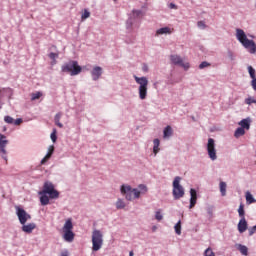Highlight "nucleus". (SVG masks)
I'll return each mask as SVG.
<instances>
[{
    "instance_id": "nucleus-40",
    "label": "nucleus",
    "mask_w": 256,
    "mask_h": 256,
    "mask_svg": "<svg viewBox=\"0 0 256 256\" xmlns=\"http://www.w3.org/2000/svg\"><path fill=\"white\" fill-rule=\"evenodd\" d=\"M155 219L157 221H163V214H161V211H156L155 213Z\"/></svg>"
},
{
    "instance_id": "nucleus-21",
    "label": "nucleus",
    "mask_w": 256,
    "mask_h": 256,
    "mask_svg": "<svg viewBox=\"0 0 256 256\" xmlns=\"http://www.w3.org/2000/svg\"><path fill=\"white\" fill-rule=\"evenodd\" d=\"M61 117H62L61 112L57 113L54 117V122H55V125H57V127H59L60 129H63V123H61Z\"/></svg>"
},
{
    "instance_id": "nucleus-23",
    "label": "nucleus",
    "mask_w": 256,
    "mask_h": 256,
    "mask_svg": "<svg viewBox=\"0 0 256 256\" xmlns=\"http://www.w3.org/2000/svg\"><path fill=\"white\" fill-rule=\"evenodd\" d=\"M246 203L248 205L256 203L255 197H253V194H251V192H249V191L246 192Z\"/></svg>"
},
{
    "instance_id": "nucleus-8",
    "label": "nucleus",
    "mask_w": 256,
    "mask_h": 256,
    "mask_svg": "<svg viewBox=\"0 0 256 256\" xmlns=\"http://www.w3.org/2000/svg\"><path fill=\"white\" fill-rule=\"evenodd\" d=\"M103 247V232L94 229L92 232V250L99 251Z\"/></svg>"
},
{
    "instance_id": "nucleus-36",
    "label": "nucleus",
    "mask_w": 256,
    "mask_h": 256,
    "mask_svg": "<svg viewBox=\"0 0 256 256\" xmlns=\"http://www.w3.org/2000/svg\"><path fill=\"white\" fill-rule=\"evenodd\" d=\"M42 95H43V93H41V92L32 93L31 101H37V99H39Z\"/></svg>"
},
{
    "instance_id": "nucleus-16",
    "label": "nucleus",
    "mask_w": 256,
    "mask_h": 256,
    "mask_svg": "<svg viewBox=\"0 0 256 256\" xmlns=\"http://www.w3.org/2000/svg\"><path fill=\"white\" fill-rule=\"evenodd\" d=\"M171 137H173V128L168 125L163 129V139H171Z\"/></svg>"
},
{
    "instance_id": "nucleus-38",
    "label": "nucleus",
    "mask_w": 256,
    "mask_h": 256,
    "mask_svg": "<svg viewBox=\"0 0 256 256\" xmlns=\"http://www.w3.org/2000/svg\"><path fill=\"white\" fill-rule=\"evenodd\" d=\"M4 121H5V123H8V125H13L15 119H13V117H11V116H5Z\"/></svg>"
},
{
    "instance_id": "nucleus-37",
    "label": "nucleus",
    "mask_w": 256,
    "mask_h": 256,
    "mask_svg": "<svg viewBox=\"0 0 256 256\" xmlns=\"http://www.w3.org/2000/svg\"><path fill=\"white\" fill-rule=\"evenodd\" d=\"M246 105H253V103L256 105V100L253 97H248L245 99Z\"/></svg>"
},
{
    "instance_id": "nucleus-31",
    "label": "nucleus",
    "mask_w": 256,
    "mask_h": 256,
    "mask_svg": "<svg viewBox=\"0 0 256 256\" xmlns=\"http://www.w3.org/2000/svg\"><path fill=\"white\" fill-rule=\"evenodd\" d=\"M238 215L241 219H245V208H244L243 204H240V206L238 208Z\"/></svg>"
},
{
    "instance_id": "nucleus-42",
    "label": "nucleus",
    "mask_w": 256,
    "mask_h": 256,
    "mask_svg": "<svg viewBox=\"0 0 256 256\" xmlns=\"http://www.w3.org/2000/svg\"><path fill=\"white\" fill-rule=\"evenodd\" d=\"M209 65H211L209 62L204 61L199 65V69H205V67H209Z\"/></svg>"
},
{
    "instance_id": "nucleus-55",
    "label": "nucleus",
    "mask_w": 256,
    "mask_h": 256,
    "mask_svg": "<svg viewBox=\"0 0 256 256\" xmlns=\"http://www.w3.org/2000/svg\"><path fill=\"white\" fill-rule=\"evenodd\" d=\"M152 231H157V226H153Z\"/></svg>"
},
{
    "instance_id": "nucleus-25",
    "label": "nucleus",
    "mask_w": 256,
    "mask_h": 256,
    "mask_svg": "<svg viewBox=\"0 0 256 256\" xmlns=\"http://www.w3.org/2000/svg\"><path fill=\"white\" fill-rule=\"evenodd\" d=\"M136 21L139 19V17H143V10H132V13L130 14Z\"/></svg>"
},
{
    "instance_id": "nucleus-30",
    "label": "nucleus",
    "mask_w": 256,
    "mask_h": 256,
    "mask_svg": "<svg viewBox=\"0 0 256 256\" xmlns=\"http://www.w3.org/2000/svg\"><path fill=\"white\" fill-rule=\"evenodd\" d=\"M49 59L52 60V65H55L57 63V58L59 57V53L51 52L48 55Z\"/></svg>"
},
{
    "instance_id": "nucleus-18",
    "label": "nucleus",
    "mask_w": 256,
    "mask_h": 256,
    "mask_svg": "<svg viewBox=\"0 0 256 256\" xmlns=\"http://www.w3.org/2000/svg\"><path fill=\"white\" fill-rule=\"evenodd\" d=\"M160 145H161V141L159 140V138H155L153 140V154H154V157H157V154L159 153V151H161V148H159Z\"/></svg>"
},
{
    "instance_id": "nucleus-28",
    "label": "nucleus",
    "mask_w": 256,
    "mask_h": 256,
    "mask_svg": "<svg viewBox=\"0 0 256 256\" xmlns=\"http://www.w3.org/2000/svg\"><path fill=\"white\" fill-rule=\"evenodd\" d=\"M7 143H9L7 136L0 134V147H7Z\"/></svg>"
},
{
    "instance_id": "nucleus-15",
    "label": "nucleus",
    "mask_w": 256,
    "mask_h": 256,
    "mask_svg": "<svg viewBox=\"0 0 256 256\" xmlns=\"http://www.w3.org/2000/svg\"><path fill=\"white\" fill-rule=\"evenodd\" d=\"M247 227V220L245 218H241L240 221L238 222L239 233H245V231H247Z\"/></svg>"
},
{
    "instance_id": "nucleus-49",
    "label": "nucleus",
    "mask_w": 256,
    "mask_h": 256,
    "mask_svg": "<svg viewBox=\"0 0 256 256\" xmlns=\"http://www.w3.org/2000/svg\"><path fill=\"white\" fill-rule=\"evenodd\" d=\"M168 7L169 9H177V5L175 3H170Z\"/></svg>"
},
{
    "instance_id": "nucleus-12",
    "label": "nucleus",
    "mask_w": 256,
    "mask_h": 256,
    "mask_svg": "<svg viewBox=\"0 0 256 256\" xmlns=\"http://www.w3.org/2000/svg\"><path fill=\"white\" fill-rule=\"evenodd\" d=\"M90 75L92 77V81H99V79H101V75H103V68L101 66H94L90 71Z\"/></svg>"
},
{
    "instance_id": "nucleus-2",
    "label": "nucleus",
    "mask_w": 256,
    "mask_h": 256,
    "mask_svg": "<svg viewBox=\"0 0 256 256\" xmlns=\"http://www.w3.org/2000/svg\"><path fill=\"white\" fill-rule=\"evenodd\" d=\"M236 39L237 41H239V43H241L244 49L248 50V53H250L251 55H255L256 53L255 41L249 40V38H247V34H245V31L243 29L241 28L236 29Z\"/></svg>"
},
{
    "instance_id": "nucleus-26",
    "label": "nucleus",
    "mask_w": 256,
    "mask_h": 256,
    "mask_svg": "<svg viewBox=\"0 0 256 256\" xmlns=\"http://www.w3.org/2000/svg\"><path fill=\"white\" fill-rule=\"evenodd\" d=\"M138 193H139V197H141V194L145 195V193H147L148 189H147V185L145 184H139L138 185Z\"/></svg>"
},
{
    "instance_id": "nucleus-9",
    "label": "nucleus",
    "mask_w": 256,
    "mask_h": 256,
    "mask_svg": "<svg viewBox=\"0 0 256 256\" xmlns=\"http://www.w3.org/2000/svg\"><path fill=\"white\" fill-rule=\"evenodd\" d=\"M206 149L209 159H211V161H217V149H215V139H208Z\"/></svg>"
},
{
    "instance_id": "nucleus-22",
    "label": "nucleus",
    "mask_w": 256,
    "mask_h": 256,
    "mask_svg": "<svg viewBox=\"0 0 256 256\" xmlns=\"http://www.w3.org/2000/svg\"><path fill=\"white\" fill-rule=\"evenodd\" d=\"M243 135H245V128L240 126L235 130L234 137L239 139V137H243Z\"/></svg>"
},
{
    "instance_id": "nucleus-11",
    "label": "nucleus",
    "mask_w": 256,
    "mask_h": 256,
    "mask_svg": "<svg viewBox=\"0 0 256 256\" xmlns=\"http://www.w3.org/2000/svg\"><path fill=\"white\" fill-rule=\"evenodd\" d=\"M170 61L173 63V65H179V67H183L185 71L189 70L191 67L189 62H183V58L179 55H171Z\"/></svg>"
},
{
    "instance_id": "nucleus-5",
    "label": "nucleus",
    "mask_w": 256,
    "mask_h": 256,
    "mask_svg": "<svg viewBox=\"0 0 256 256\" xmlns=\"http://www.w3.org/2000/svg\"><path fill=\"white\" fill-rule=\"evenodd\" d=\"M63 239L66 243H73L75 241V233L73 232V221L71 218L67 219L62 228Z\"/></svg>"
},
{
    "instance_id": "nucleus-17",
    "label": "nucleus",
    "mask_w": 256,
    "mask_h": 256,
    "mask_svg": "<svg viewBox=\"0 0 256 256\" xmlns=\"http://www.w3.org/2000/svg\"><path fill=\"white\" fill-rule=\"evenodd\" d=\"M35 227H37L35 223L22 224V231L24 233H33Z\"/></svg>"
},
{
    "instance_id": "nucleus-46",
    "label": "nucleus",
    "mask_w": 256,
    "mask_h": 256,
    "mask_svg": "<svg viewBox=\"0 0 256 256\" xmlns=\"http://www.w3.org/2000/svg\"><path fill=\"white\" fill-rule=\"evenodd\" d=\"M21 123H23V119L22 118H17L16 120H14L13 125H21Z\"/></svg>"
},
{
    "instance_id": "nucleus-35",
    "label": "nucleus",
    "mask_w": 256,
    "mask_h": 256,
    "mask_svg": "<svg viewBox=\"0 0 256 256\" xmlns=\"http://www.w3.org/2000/svg\"><path fill=\"white\" fill-rule=\"evenodd\" d=\"M50 139H51L52 143L57 142V129H53V132L50 135Z\"/></svg>"
},
{
    "instance_id": "nucleus-33",
    "label": "nucleus",
    "mask_w": 256,
    "mask_h": 256,
    "mask_svg": "<svg viewBox=\"0 0 256 256\" xmlns=\"http://www.w3.org/2000/svg\"><path fill=\"white\" fill-rule=\"evenodd\" d=\"M174 231L176 235H181V220H179L175 226H174Z\"/></svg>"
},
{
    "instance_id": "nucleus-7",
    "label": "nucleus",
    "mask_w": 256,
    "mask_h": 256,
    "mask_svg": "<svg viewBox=\"0 0 256 256\" xmlns=\"http://www.w3.org/2000/svg\"><path fill=\"white\" fill-rule=\"evenodd\" d=\"M181 177L176 176L173 181L172 194L175 200L181 199L185 196V188L181 186Z\"/></svg>"
},
{
    "instance_id": "nucleus-29",
    "label": "nucleus",
    "mask_w": 256,
    "mask_h": 256,
    "mask_svg": "<svg viewBox=\"0 0 256 256\" xmlns=\"http://www.w3.org/2000/svg\"><path fill=\"white\" fill-rule=\"evenodd\" d=\"M135 19L133 18V16L130 14L128 20L126 21V29H131V27H133V24L135 23Z\"/></svg>"
},
{
    "instance_id": "nucleus-4",
    "label": "nucleus",
    "mask_w": 256,
    "mask_h": 256,
    "mask_svg": "<svg viewBox=\"0 0 256 256\" xmlns=\"http://www.w3.org/2000/svg\"><path fill=\"white\" fill-rule=\"evenodd\" d=\"M120 193L125 197L126 201H133L139 199V189L131 187L129 184H122L120 186Z\"/></svg>"
},
{
    "instance_id": "nucleus-50",
    "label": "nucleus",
    "mask_w": 256,
    "mask_h": 256,
    "mask_svg": "<svg viewBox=\"0 0 256 256\" xmlns=\"http://www.w3.org/2000/svg\"><path fill=\"white\" fill-rule=\"evenodd\" d=\"M60 256H69V250L62 251Z\"/></svg>"
},
{
    "instance_id": "nucleus-24",
    "label": "nucleus",
    "mask_w": 256,
    "mask_h": 256,
    "mask_svg": "<svg viewBox=\"0 0 256 256\" xmlns=\"http://www.w3.org/2000/svg\"><path fill=\"white\" fill-rule=\"evenodd\" d=\"M220 193L222 197H225L227 195V183L226 182H220Z\"/></svg>"
},
{
    "instance_id": "nucleus-54",
    "label": "nucleus",
    "mask_w": 256,
    "mask_h": 256,
    "mask_svg": "<svg viewBox=\"0 0 256 256\" xmlns=\"http://www.w3.org/2000/svg\"><path fill=\"white\" fill-rule=\"evenodd\" d=\"M207 213H208V215H210V217L213 216V211L211 209H208Z\"/></svg>"
},
{
    "instance_id": "nucleus-45",
    "label": "nucleus",
    "mask_w": 256,
    "mask_h": 256,
    "mask_svg": "<svg viewBox=\"0 0 256 256\" xmlns=\"http://www.w3.org/2000/svg\"><path fill=\"white\" fill-rule=\"evenodd\" d=\"M253 91H256V78H253L250 82Z\"/></svg>"
},
{
    "instance_id": "nucleus-1",
    "label": "nucleus",
    "mask_w": 256,
    "mask_h": 256,
    "mask_svg": "<svg viewBox=\"0 0 256 256\" xmlns=\"http://www.w3.org/2000/svg\"><path fill=\"white\" fill-rule=\"evenodd\" d=\"M38 195H40V203L43 206L49 205V199H59V191L51 182H45L43 190L38 192Z\"/></svg>"
},
{
    "instance_id": "nucleus-34",
    "label": "nucleus",
    "mask_w": 256,
    "mask_h": 256,
    "mask_svg": "<svg viewBox=\"0 0 256 256\" xmlns=\"http://www.w3.org/2000/svg\"><path fill=\"white\" fill-rule=\"evenodd\" d=\"M227 57L230 61H235V59L237 58V56L235 55V53L231 50L227 51Z\"/></svg>"
},
{
    "instance_id": "nucleus-44",
    "label": "nucleus",
    "mask_w": 256,
    "mask_h": 256,
    "mask_svg": "<svg viewBox=\"0 0 256 256\" xmlns=\"http://www.w3.org/2000/svg\"><path fill=\"white\" fill-rule=\"evenodd\" d=\"M197 25L199 29H205L207 27L204 21H198Z\"/></svg>"
},
{
    "instance_id": "nucleus-47",
    "label": "nucleus",
    "mask_w": 256,
    "mask_h": 256,
    "mask_svg": "<svg viewBox=\"0 0 256 256\" xmlns=\"http://www.w3.org/2000/svg\"><path fill=\"white\" fill-rule=\"evenodd\" d=\"M6 146H0V153L1 155H7V150L5 149Z\"/></svg>"
},
{
    "instance_id": "nucleus-53",
    "label": "nucleus",
    "mask_w": 256,
    "mask_h": 256,
    "mask_svg": "<svg viewBox=\"0 0 256 256\" xmlns=\"http://www.w3.org/2000/svg\"><path fill=\"white\" fill-rule=\"evenodd\" d=\"M47 161H48V160L44 157V158L41 160L40 163H41V165H45V164L47 163Z\"/></svg>"
},
{
    "instance_id": "nucleus-19",
    "label": "nucleus",
    "mask_w": 256,
    "mask_h": 256,
    "mask_svg": "<svg viewBox=\"0 0 256 256\" xmlns=\"http://www.w3.org/2000/svg\"><path fill=\"white\" fill-rule=\"evenodd\" d=\"M236 249L241 253V255H249V248L243 244H235Z\"/></svg>"
},
{
    "instance_id": "nucleus-14",
    "label": "nucleus",
    "mask_w": 256,
    "mask_h": 256,
    "mask_svg": "<svg viewBox=\"0 0 256 256\" xmlns=\"http://www.w3.org/2000/svg\"><path fill=\"white\" fill-rule=\"evenodd\" d=\"M238 125H240V127H242V129H246V131H249V129H251V118H245L242 119Z\"/></svg>"
},
{
    "instance_id": "nucleus-48",
    "label": "nucleus",
    "mask_w": 256,
    "mask_h": 256,
    "mask_svg": "<svg viewBox=\"0 0 256 256\" xmlns=\"http://www.w3.org/2000/svg\"><path fill=\"white\" fill-rule=\"evenodd\" d=\"M142 71H144V73H147L149 71V66H147V64H143Z\"/></svg>"
},
{
    "instance_id": "nucleus-51",
    "label": "nucleus",
    "mask_w": 256,
    "mask_h": 256,
    "mask_svg": "<svg viewBox=\"0 0 256 256\" xmlns=\"http://www.w3.org/2000/svg\"><path fill=\"white\" fill-rule=\"evenodd\" d=\"M1 158H2L4 161H6V163H7V161H8L7 154H1Z\"/></svg>"
},
{
    "instance_id": "nucleus-41",
    "label": "nucleus",
    "mask_w": 256,
    "mask_h": 256,
    "mask_svg": "<svg viewBox=\"0 0 256 256\" xmlns=\"http://www.w3.org/2000/svg\"><path fill=\"white\" fill-rule=\"evenodd\" d=\"M81 17L82 19H89V17H91V12H89L88 10H84V13Z\"/></svg>"
},
{
    "instance_id": "nucleus-6",
    "label": "nucleus",
    "mask_w": 256,
    "mask_h": 256,
    "mask_svg": "<svg viewBox=\"0 0 256 256\" xmlns=\"http://www.w3.org/2000/svg\"><path fill=\"white\" fill-rule=\"evenodd\" d=\"M61 71L63 73H70L72 77H75V75L81 73V66H79L77 61L71 60L61 67Z\"/></svg>"
},
{
    "instance_id": "nucleus-3",
    "label": "nucleus",
    "mask_w": 256,
    "mask_h": 256,
    "mask_svg": "<svg viewBox=\"0 0 256 256\" xmlns=\"http://www.w3.org/2000/svg\"><path fill=\"white\" fill-rule=\"evenodd\" d=\"M134 81L137 83V85H139L138 87L139 99H141V101H145V99H147L149 79H147V77L145 76L138 77L137 75H134Z\"/></svg>"
},
{
    "instance_id": "nucleus-10",
    "label": "nucleus",
    "mask_w": 256,
    "mask_h": 256,
    "mask_svg": "<svg viewBox=\"0 0 256 256\" xmlns=\"http://www.w3.org/2000/svg\"><path fill=\"white\" fill-rule=\"evenodd\" d=\"M16 215H17L21 225H25V223H27V221L31 220V214L27 213V211H25V209H23L19 206L16 207Z\"/></svg>"
},
{
    "instance_id": "nucleus-39",
    "label": "nucleus",
    "mask_w": 256,
    "mask_h": 256,
    "mask_svg": "<svg viewBox=\"0 0 256 256\" xmlns=\"http://www.w3.org/2000/svg\"><path fill=\"white\" fill-rule=\"evenodd\" d=\"M204 256H215V252H213V250L211 248H207L204 251Z\"/></svg>"
},
{
    "instance_id": "nucleus-52",
    "label": "nucleus",
    "mask_w": 256,
    "mask_h": 256,
    "mask_svg": "<svg viewBox=\"0 0 256 256\" xmlns=\"http://www.w3.org/2000/svg\"><path fill=\"white\" fill-rule=\"evenodd\" d=\"M52 156V154L47 153L44 157L49 161V159H51Z\"/></svg>"
},
{
    "instance_id": "nucleus-32",
    "label": "nucleus",
    "mask_w": 256,
    "mask_h": 256,
    "mask_svg": "<svg viewBox=\"0 0 256 256\" xmlns=\"http://www.w3.org/2000/svg\"><path fill=\"white\" fill-rule=\"evenodd\" d=\"M247 69H248V73L250 75V78L255 79L256 78L255 68H253V66H248Z\"/></svg>"
},
{
    "instance_id": "nucleus-13",
    "label": "nucleus",
    "mask_w": 256,
    "mask_h": 256,
    "mask_svg": "<svg viewBox=\"0 0 256 256\" xmlns=\"http://www.w3.org/2000/svg\"><path fill=\"white\" fill-rule=\"evenodd\" d=\"M197 205V190L195 188L190 189V205L189 209H193Z\"/></svg>"
},
{
    "instance_id": "nucleus-56",
    "label": "nucleus",
    "mask_w": 256,
    "mask_h": 256,
    "mask_svg": "<svg viewBox=\"0 0 256 256\" xmlns=\"http://www.w3.org/2000/svg\"><path fill=\"white\" fill-rule=\"evenodd\" d=\"M135 254L133 253V251L129 252V256H134Z\"/></svg>"
},
{
    "instance_id": "nucleus-20",
    "label": "nucleus",
    "mask_w": 256,
    "mask_h": 256,
    "mask_svg": "<svg viewBox=\"0 0 256 256\" xmlns=\"http://www.w3.org/2000/svg\"><path fill=\"white\" fill-rule=\"evenodd\" d=\"M159 35H171V28L162 27V28L156 30V37H159Z\"/></svg>"
},
{
    "instance_id": "nucleus-43",
    "label": "nucleus",
    "mask_w": 256,
    "mask_h": 256,
    "mask_svg": "<svg viewBox=\"0 0 256 256\" xmlns=\"http://www.w3.org/2000/svg\"><path fill=\"white\" fill-rule=\"evenodd\" d=\"M47 153L50 154V155H53V153H55V146L50 145V146L48 147Z\"/></svg>"
},
{
    "instance_id": "nucleus-27",
    "label": "nucleus",
    "mask_w": 256,
    "mask_h": 256,
    "mask_svg": "<svg viewBox=\"0 0 256 256\" xmlns=\"http://www.w3.org/2000/svg\"><path fill=\"white\" fill-rule=\"evenodd\" d=\"M127 207V204H125V201L121 198H118L116 201V209H125Z\"/></svg>"
}]
</instances>
